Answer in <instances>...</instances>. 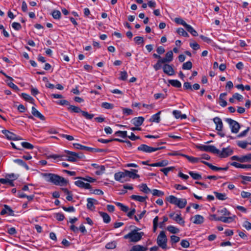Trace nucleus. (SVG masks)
<instances>
[{
    "label": "nucleus",
    "instance_id": "f257e3e1",
    "mask_svg": "<svg viewBox=\"0 0 251 251\" xmlns=\"http://www.w3.org/2000/svg\"><path fill=\"white\" fill-rule=\"evenodd\" d=\"M42 176L46 181L51 182L55 185L63 186L67 183V181L64 177L54 174L43 173Z\"/></svg>",
    "mask_w": 251,
    "mask_h": 251
},
{
    "label": "nucleus",
    "instance_id": "f03ea898",
    "mask_svg": "<svg viewBox=\"0 0 251 251\" xmlns=\"http://www.w3.org/2000/svg\"><path fill=\"white\" fill-rule=\"evenodd\" d=\"M138 228H136L134 230H131L128 234L125 235L124 236L125 239H128L129 242L136 243L142 238V236L144 235L143 232H138Z\"/></svg>",
    "mask_w": 251,
    "mask_h": 251
},
{
    "label": "nucleus",
    "instance_id": "7ed1b4c3",
    "mask_svg": "<svg viewBox=\"0 0 251 251\" xmlns=\"http://www.w3.org/2000/svg\"><path fill=\"white\" fill-rule=\"evenodd\" d=\"M157 244L159 247L161 248L162 249L166 250L168 248L167 245V238L165 234V232L164 231H161L157 238Z\"/></svg>",
    "mask_w": 251,
    "mask_h": 251
},
{
    "label": "nucleus",
    "instance_id": "20e7f679",
    "mask_svg": "<svg viewBox=\"0 0 251 251\" xmlns=\"http://www.w3.org/2000/svg\"><path fill=\"white\" fill-rule=\"evenodd\" d=\"M213 121L216 125V130L218 131V134L221 137H224L226 134L224 133L223 128V124L222 120L218 117L213 118Z\"/></svg>",
    "mask_w": 251,
    "mask_h": 251
},
{
    "label": "nucleus",
    "instance_id": "39448f33",
    "mask_svg": "<svg viewBox=\"0 0 251 251\" xmlns=\"http://www.w3.org/2000/svg\"><path fill=\"white\" fill-rule=\"evenodd\" d=\"M164 148V147L155 148L149 146L146 144H141L137 148V150L139 151H141L146 153H151Z\"/></svg>",
    "mask_w": 251,
    "mask_h": 251
},
{
    "label": "nucleus",
    "instance_id": "423d86ee",
    "mask_svg": "<svg viewBox=\"0 0 251 251\" xmlns=\"http://www.w3.org/2000/svg\"><path fill=\"white\" fill-rule=\"evenodd\" d=\"M225 121L229 124L232 133H237L240 128V124L236 121L230 118H226Z\"/></svg>",
    "mask_w": 251,
    "mask_h": 251
},
{
    "label": "nucleus",
    "instance_id": "0eeeda50",
    "mask_svg": "<svg viewBox=\"0 0 251 251\" xmlns=\"http://www.w3.org/2000/svg\"><path fill=\"white\" fill-rule=\"evenodd\" d=\"M65 152L68 155L67 156L68 158L66 160L71 162H76L77 159L82 158L84 156V155H82L81 156H79V153L69 151H65Z\"/></svg>",
    "mask_w": 251,
    "mask_h": 251
},
{
    "label": "nucleus",
    "instance_id": "6e6552de",
    "mask_svg": "<svg viewBox=\"0 0 251 251\" xmlns=\"http://www.w3.org/2000/svg\"><path fill=\"white\" fill-rule=\"evenodd\" d=\"M198 148L201 151H208L215 154L220 153V151L213 145H202L199 146Z\"/></svg>",
    "mask_w": 251,
    "mask_h": 251
},
{
    "label": "nucleus",
    "instance_id": "1a4fd4ad",
    "mask_svg": "<svg viewBox=\"0 0 251 251\" xmlns=\"http://www.w3.org/2000/svg\"><path fill=\"white\" fill-rule=\"evenodd\" d=\"M126 170L124 172H119L116 173L114 175V178L116 181L124 182L125 181L127 180L126 179Z\"/></svg>",
    "mask_w": 251,
    "mask_h": 251
},
{
    "label": "nucleus",
    "instance_id": "9d476101",
    "mask_svg": "<svg viewBox=\"0 0 251 251\" xmlns=\"http://www.w3.org/2000/svg\"><path fill=\"white\" fill-rule=\"evenodd\" d=\"M233 152L232 149L229 147L226 148H223L221 151H220V153L218 154L221 158H225L230 155Z\"/></svg>",
    "mask_w": 251,
    "mask_h": 251
},
{
    "label": "nucleus",
    "instance_id": "9b49d317",
    "mask_svg": "<svg viewBox=\"0 0 251 251\" xmlns=\"http://www.w3.org/2000/svg\"><path fill=\"white\" fill-rule=\"evenodd\" d=\"M2 132L9 140H18L21 139L19 136H17L16 134L7 130H2Z\"/></svg>",
    "mask_w": 251,
    "mask_h": 251
},
{
    "label": "nucleus",
    "instance_id": "f8f14e48",
    "mask_svg": "<svg viewBox=\"0 0 251 251\" xmlns=\"http://www.w3.org/2000/svg\"><path fill=\"white\" fill-rule=\"evenodd\" d=\"M163 70L164 73L169 75H173L175 74V71L172 67L167 64H165L163 66Z\"/></svg>",
    "mask_w": 251,
    "mask_h": 251
},
{
    "label": "nucleus",
    "instance_id": "ddd939ff",
    "mask_svg": "<svg viewBox=\"0 0 251 251\" xmlns=\"http://www.w3.org/2000/svg\"><path fill=\"white\" fill-rule=\"evenodd\" d=\"M138 170L135 169H131V171L126 170V177L132 179H135L140 177L139 175L136 174Z\"/></svg>",
    "mask_w": 251,
    "mask_h": 251
},
{
    "label": "nucleus",
    "instance_id": "4468645a",
    "mask_svg": "<svg viewBox=\"0 0 251 251\" xmlns=\"http://www.w3.org/2000/svg\"><path fill=\"white\" fill-rule=\"evenodd\" d=\"M81 179L75 181V185L81 188L90 189L91 187V185L89 183L84 182Z\"/></svg>",
    "mask_w": 251,
    "mask_h": 251
},
{
    "label": "nucleus",
    "instance_id": "2eb2a0df",
    "mask_svg": "<svg viewBox=\"0 0 251 251\" xmlns=\"http://www.w3.org/2000/svg\"><path fill=\"white\" fill-rule=\"evenodd\" d=\"M144 121L143 117H135L132 119L131 123L136 126H141Z\"/></svg>",
    "mask_w": 251,
    "mask_h": 251
},
{
    "label": "nucleus",
    "instance_id": "dca6fc26",
    "mask_svg": "<svg viewBox=\"0 0 251 251\" xmlns=\"http://www.w3.org/2000/svg\"><path fill=\"white\" fill-rule=\"evenodd\" d=\"M31 113L34 116L38 118L41 120L44 121L45 120V117L34 106L32 107Z\"/></svg>",
    "mask_w": 251,
    "mask_h": 251
},
{
    "label": "nucleus",
    "instance_id": "f3484780",
    "mask_svg": "<svg viewBox=\"0 0 251 251\" xmlns=\"http://www.w3.org/2000/svg\"><path fill=\"white\" fill-rule=\"evenodd\" d=\"M73 146L76 149L80 150H85V151L93 152V150H94V149H93L92 148L84 146L81 145H80L79 144H77V143L74 144Z\"/></svg>",
    "mask_w": 251,
    "mask_h": 251
},
{
    "label": "nucleus",
    "instance_id": "a211bd4d",
    "mask_svg": "<svg viewBox=\"0 0 251 251\" xmlns=\"http://www.w3.org/2000/svg\"><path fill=\"white\" fill-rule=\"evenodd\" d=\"M87 207L88 209L90 210H93L95 208L94 206V204L97 203V201L94 199L92 198H88L87 199Z\"/></svg>",
    "mask_w": 251,
    "mask_h": 251
},
{
    "label": "nucleus",
    "instance_id": "6ab92c4d",
    "mask_svg": "<svg viewBox=\"0 0 251 251\" xmlns=\"http://www.w3.org/2000/svg\"><path fill=\"white\" fill-rule=\"evenodd\" d=\"M235 217V216L233 217H224V216H220L218 218L216 219V220H218V221H222L224 223H229L233 222L234 220V218Z\"/></svg>",
    "mask_w": 251,
    "mask_h": 251
},
{
    "label": "nucleus",
    "instance_id": "aec40b11",
    "mask_svg": "<svg viewBox=\"0 0 251 251\" xmlns=\"http://www.w3.org/2000/svg\"><path fill=\"white\" fill-rule=\"evenodd\" d=\"M148 248L140 245H136L133 246L129 251H147Z\"/></svg>",
    "mask_w": 251,
    "mask_h": 251
},
{
    "label": "nucleus",
    "instance_id": "412c9836",
    "mask_svg": "<svg viewBox=\"0 0 251 251\" xmlns=\"http://www.w3.org/2000/svg\"><path fill=\"white\" fill-rule=\"evenodd\" d=\"M169 163V162L167 160H163L161 161L151 164L149 166L151 167H164L167 166Z\"/></svg>",
    "mask_w": 251,
    "mask_h": 251
},
{
    "label": "nucleus",
    "instance_id": "4be33fe9",
    "mask_svg": "<svg viewBox=\"0 0 251 251\" xmlns=\"http://www.w3.org/2000/svg\"><path fill=\"white\" fill-rule=\"evenodd\" d=\"M130 198L133 200L141 202H144L148 198L147 196L143 197L138 195H132L130 196Z\"/></svg>",
    "mask_w": 251,
    "mask_h": 251
},
{
    "label": "nucleus",
    "instance_id": "5701e85b",
    "mask_svg": "<svg viewBox=\"0 0 251 251\" xmlns=\"http://www.w3.org/2000/svg\"><path fill=\"white\" fill-rule=\"evenodd\" d=\"M193 223L195 224L199 225L204 222V218L200 215H196L193 217Z\"/></svg>",
    "mask_w": 251,
    "mask_h": 251
},
{
    "label": "nucleus",
    "instance_id": "b1692460",
    "mask_svg": "<svg viewBox=\"0 0 251 251\" xmlns=\"http://www.w3.org/2000/svg\"><path fill=\"white\" fill-rule=\"evenodd\" d=\"M67 109L70 112L72 113H81L82 111L79 107L73 105H70L68 107Z\"/></svg>",
    "mask_w": 251,
    "mask_h": 251
},
{
    "label": "nucleus",
    "instance_id": "393cba45",
    "mask_svg": "<svg viewBox=\"0 0 251 251\" xmlns=\"http://www.w3.org/2000/svg\"><path fill=\"white\" fill-rule=\"evenodd\" d=\"M99 214L102 218L103 221L105 223L108 224L110 222L111 218L107 213L100 211Z\"/></svg>",
    "mask_w": 251,
    "mask_h": 251
},
{
    "label": "nucleus",
    "instance_id": "a878e982",
    "mask_svg": "<svg viewBox=\"0 0 251 251\" xmlns=\"http://www.w3.org/2000/svg\"><path fill=\"white\" fill-rule=\"evenodd\" d=\"M161 113V111L158 112L155 114L153 115L151 118L150 121L152 122H155L158 123L160 121V114Z\"/></svg>",
    "mask_w": 251,
    "mask_h": 251
},
{
    "label": "nucleus",
    "instance_id": "bb28decb",
    "mask_svg": "<svg viewBox=\"0 0 251 251\" xmlns=\"http://www.w3.org/2000/svg\"><path fill=\"white\" fill-rule=\"evenodd\" d=\"M13 161L18 164V165L24 167L26 170H29V168L28 166L26 164L25 162H24L23 160L20 159H16L13 160Z\"/></svg>",
    "mask_w": 251,
    "mask_h": 251
},
{
    "label": "nucleus",
    "instance_id": "cd10ccee",
    "mask_svg": "<svg viewBox=\"0 0 251 251\" xmlns=\"http://www.w3.org/2000/svg\"><path fill=\"white\" fill-rule=\"evenodd\" d=\"M182 156L187 158L190 162L193 163H198L201 159L200 158L194 157L186 154H182Z\"/></svg>",
    "mask_w": 251,
    "mask_h": 251
},
{
    "label": "nucleus",
    "instance_id": "c85d7f7f",
    "mask_svg": "<svg viewBox=\"0 0 251 251\" xmlns=\"http://www.w3.org/2000/svg\"><path fill=\"white\" fill-rule=\"evenodd\" d=\"M186 204L187 201L185 199H179L176 205L179 208H183Z\"/></svg>",
    "mask_w": 251,
    "mask_h": 251
},
{
    "label": "nucleus",
    "instance_id": "c756f323",
    "mask_svg": "<svg viewBox=\"0 0 251 251\" xmlns=\"http://www.w3.org/2000/svg\"><path fill=\"white\" fill-rule=\"evenodd\" d=\"M139 187L140 189V191L145 194H148L150 192H151V190L148 187L146 184L142 183V184L139 185Z\"/></svg>",
    "mask_w": 251,
    "mask_h": 251
},
{
    "label": "nucleus",
    "instance_id": "7c9ffc66",
    "mask_svg": "<svg viewBox=\"0 0 251 251\" xmlns=\"http://www.w3.org/2000/svg\"><path fill=\"white\" fill-rule=\"evenodd\" d=\"M185 28L187 31L190 32L193 36H197L198 35L197 32L190 25L187 24Z\"/></svg>",
    "mask_w": 251,
    "mask_h": 251
},
{
    "label": "nucleus",
    "instance_id": "2f4dec72",
    "mask_svg": "<svg viewBox=\"0 0 251 251\" xmlns=\"http://www.w3.org/2000/svg\"><path fill=\"white\" fill-rule=\"evenodd\" d=\"M167 201L172 204L176 205L178 201V198L175 197L174 196L171 195L166 198Z\"/></svg>",
    "mask_w": 251,
    "mask_h": 251
},
{
    "label": "nucleus",
    "instance_id": "473e14b6",
    "mask_svg": "<svg viewBox=\"0 0 251 251\" xmlns=\"http://www.w3.org/2000/svg\"><path fill=\"white\" fill-rule=\"evenodd\" d=\"M173 220L176 222L178 224L180 225L184 226L185 222L183 219L181 217L180 215L176 214V216L173 218Z\"/></svg>",
    "mask_w": 251,
    "mask_h": 251
},
{
    "label": "nucleus",
    "instance_id": "72a5a7b5",
    "mask_svg": "<svg viewBox=\"0 0 251 251\" xmlns=\"http://www.w3.org/2000/svg\"><path fill=\"white\" fill-rule=\"evenodd\" d=\"M168 82L171 85L175 87L180 88L181 87V83L177 80H169Z\"/></svg>",
    "mask_w": 251,
    "mask_h": 251
},
{
    "label": "nucleus",
    "instance_id": "f704fd0d",
    "mask_svg": "<svg viewBox=\"0 0 251 251\" xmlns=\"http://www.w3.org/2000/svg\"><path fill=\"white\" fill-rule=\"evenodd\" d=\"M214 194H215L216 197L219 200L224 201L227 199L226 194L225 193H220L217 192H214Z\"/></svg>",
    "mask_w": 251,
    "mask_h": 251
},
{
    "label": "nucleus",
    "instance_id": "c9c22d12",
    "mask_svg": "<svg viewBox=\"0 0 251 251\" xmlns=\"http://www.w3.org/2000/svg\"><path fill=\"white\" fill-rule=\"evenodd\" d=\"M189 174L195 180H200L202 178L201 176L198 173H194V172L190 171L189 172Z\"/></svg>",
    "mask_w": 251,
    "mask_h": 251
},
{
    "label": "nucleus",
    "instance_id": "e433bc0d",
    "mask_svg": "<svg viewBox=\"0 0 251 251\" xmlns=\"http://www.w3.org/2000/svg\"><path fill=\"white\" fill-rule=\"evenodd\" d=\"M167 230H168L170 232L174 234H176L178 233L179 230L178 228L175 227L173 226H169L167 227Z\"/></svg>",
    "mask_w": 251,
    "mask_h": 251
},
{
    "label": "nucleus",
    "instance_id": "4c0bfd02",
    "mask_svg": "<svg viewBox=\"0 0 251 251\" xmlns=\"http://www.w3.org/2000/svg\"><path fill=\"white\" fill-rule=\"evenodd\" d=\"M22 96L25 100L32 103H34V99L30 95L25 93H22Z\"/></svg>",
    "mask_w": 251,
    "mask_h": 251
},
{
    "label": "nucleus",
    "instance_id": "58836bf2",
    "mask_svg": "<svg viewBox=\"0 0 251 251\" xmlns=\"http://www.w3.org/2000/svg\"><path fill=\"white\" fill-rule=\"evenodd\" d=\"M115 204L119 207L122 211L125 212H126L128 211L129 208L127 206L124 205L122 203L116 202H115Z\"/></svg>",
    "mask_w": 251,
    "mask_h": 251
},
{
    "label": "nucleus",
    "instance_id": "ea45409f",
    "mask_svg": "<svg viewBox=\"0 0 251 251\" xmlns=\"http://www.w3.org/2000/svg\"><path fill=\"white\" fill-rule=\"evenodd\" d=\"M177 33L181 36L188 37H189V34L187 32H186L184 29L182 28H178L176 30Z\"/></svg>",
    "mask_w": 251,
    "mask_h": 251
},
{
    "label": "nucleus",
    "instance_id": "a19ab883",
    "mask_svg": "<svg viewBox=\"0 0 251 251\" xmlns=\"http://www.w3.org/2000/svg\"><path fill=\"white\" fill-rule=\"evenodd\" d=\"M192 67V63L191 61H189L183 64L182 68L183 70H190Z\"/></svg>",
    "mask_w": 251,
    "mask_h": 251
},
{
    "label": "nucleus",
    "instance_id": "79ce46f5",
    "mask_svg": "<svg viewBox=\"0 0 251 251\" xmlns=\"http://www.w3.org/2000/svg\"><path fill=\"white\" fill-rule=\"evenodd\" d=\"M151 192H152L153 196L161 197L164 195L163 192L157 189H153L152 191H151Z\"/></svg>",
    "mask_w": 251,
    "mask_h": 251
},
{
    "label": "nucleus",
    "instance_id": "37998d69",
    "mask_svg": "<svg viewBox=\"0 0 251 251\" xmlns=\"http://www.w3.org/2000/svg\"><path fill=\"white\" fill-rule=\"evenodd\" d=\"M81 113L87 119L91 120L94 117V114H89L87 111H82Z\"/></svg>",
    "mask_w": 251,
    "mask_h": 251
},
{
    "label": "nucleus",
    "instance_id": "c03bdc74",
    "mask_svg": "<svg viewBox=\"0 0 251 251\" xmlns=\"http://www.w3.org/2000/svg\"><path fill=\"white\" fill-rule=\"evenodd\" d=\"M165 57L168 60V63L171 62L173 59V53L172 50L168 51L165 54Z\"/></svg>",
    "mask_w": 251,
    "mask_h": 251
},
{
    "label": "nucleus",
    "instance_id": "a18cd8bd",
    "mask_svg": "<svg viewBox=\"0 0 251 251\" xmlns=\"http://www.w3.org/2000/svg\"><path fill=\"white\" fill-rule=\"evenodd\" d=\"M115 135L116 136H120L122 138H126L127 137L126 131H117L115 133Z\"/></svg>",
    "mask_w": 251,
    "mask_h": 251
},
{
    "label": "nucleus",
    "instance_id": "49530a36",
    "mask_svg": "<svg viewBox=\"0 0 251 251\" xmlns=\"http://www.w3.org/2000/svg\"><path fill=\"white\" fill-rule=\"evenodd\" d=\"M218 212L223 216H229L230 213L227 210L226 208H223L221 210L218 211Z\"/></svg>",
    "mask_w": 251,
    "mask_h": 251
},
{
    "label": "nucleus",
    "instance_id": "de8ad7c7",
    "mask_svg": "<svg viewBox=\"0 0 251 251\" xmlns=\"http://www.w3.org/2000/svg\"><path fill=\"white\" fill-rule=\"evenodd\" d=\"M101 107L106 109H111L114 107L113 104L104 102L101 103Z\"/></svg>",
    "mask_w": 251,
    "mask_h": 251
},
{
    "label": "nucleus",
    "instance_id": "09e8293b",
    "mask_svg": "<svg viewBox=\"0 0 251 251\" xmlns=\"http://www.w3.org/2000/svg\"><path fill=\"white\" fill-rule=\"evenodd\" d=\"M134 41L137 45L143 44L144 42L143 37L141 36H136L134 37Z\"/></svg>",
    "mask_w": 251,
    "mask_h": 251
},
{
    "label": "nucleus",
    "instance_id": "8fccbe9b",
    "mask_svg": "<svg viewBox=\"0 0 251 251\" xmlns=\"http://www.w3.org/2000/svg\"><path fill=\"white\" fill-rule=\"evenodd\" d=\"M52 16L55 19H59L61 17V12L59 10H54L52 13Z\"/></svg>",
    "mask_w": 251,
    "mask_h": 251
},
{
    "label": "nucleus",
    "instance_id": "3c124183",
    "mask_svg": "<svg viewBox=\"0 0 251 251\" xmlns=\"http://www.w3.org/2000/svg\"><path fill=\"white\" fill-rule=\"evenodd\" d=\"M175 21L177 24L183 25L185 27L187 25V24L181 18H175Z\"/></svg>",
    "mask_w": 251,
    "mask_h": 251
},
{
    "label": "nucleus",
    "instance_id": "603ef678",
    "mask_svg": "<svg viewBox=\"0 0 251 251\" xmlns=\"http://www.w3.org/2000/svg\"><path fill=\"white\" fill-rule=\"evenodd\" d=\"M211 169L213 170V171H227L228 169V167H224V168H222V167H216V166H215L213 165H212V166H211Z\"/></svg>",
    "mask_w": 251,
    "mask_h": 251
},
{
    "label": "nucleus",
    "instance_id": "864d4df0",
    "mask_svg": "<svg viewBox=\"0 0 251 251\" xmlns=\"http://www.w3.org/2000/svg\"><path fill=\"white\" fill-rule=\"evenodd\" d=\"M116 247V243L115 241L109 242L105 245V248L107 249H113Z\"/></svg>",
    "mask_w": 251,
    "mask_h": 251
},
{
    "label": "nucleus",
    "instance_id": "5fc2aeb1",
    "mask_svg": "<svg viewBox=\"0 0 251 251\" xmlns=\"http://www.w3.org/2000/svg\"><path fill=\"white\" fill-rule=\"evenodd\" d=\"M21 145L23 147L27 149H32L34 148V146L28 142H22Z\"/></svg>",
    "mask_w": 251,
    "mask_h": 251
},
{
    "label": "nucleus",
    "instance_id": "6e6d98bb",
    "mask_svg": "<svg viewBox=\"0 0 251 251\" xmlns=\"http://www.w3.org/2000/svg\"><path fill=\"white\" fill-rule=\"evenodd\" d=\"M105 170V166L103 165H101L100 167V170H98L97 171H96L95 174L98 176L101 175L104 173Z\"/></svg>",
    "mask_w": 251,
    "mask_h": 251
},
{
    "label": "nucleus",
    "instance_id": "4d7b16f0",
    "mask_svg": "<svg viewBox=\"0 0 251 251\" xmlns=\"http://www.w3.org/2000/svg\"><path fill=\"white\" fill-rule=\"evenodd\" d=\"M77 178L89 182H94L96 181V179L91 177L90 176H86V177H79Z\"/></svg>",
    "mask_w": 251,
    "mask_h": 251
},
{
    "label": "nucleus",
    "instance_id": "13d9d810",
    "mask_svg": "<svg viewBox=\"0 0 251 251\" xmlns=\"http://www.w3.org/2000/svg\"><path fill=\"white\" fill-rule=\"evenodd\" d=\"M237 145L242 149L246 148L248 143L246 141H238L237 143Z\"/></svg>",
    "mask_w": 251,
    "mask_h": 251
},
{
    "label": "nucleus",
    "instance_id": "bf43d9fd",
    "mask_svg": "<svg viewBox=\"0 0 251 251\" xmlns=\"http://www.w3.org/2000/svg\"><path fill=\"white\" fill-rule=\"evenodd\" d=\"M146 212V210H143L138 216H134V218L137 222H139V220L141 219L145 215Z\"/></svg>",
    "mask_w": 251,
    "mask_h": 251
},
{
    "label": "nucleus",
    "instance_id": "052dcab7",
    "mask_svg": "<svg viewBox=\"0 0 251 251\" xmlns=\"http://www.w3.org/2000/svg\"><path fill=\"white\" fill-rule=\"evenodd\" d=\"M12 27L16 30H19L22 28V26L20 23L14 22L12 24Z\"/></svg>",
    "mask_w": 251,
    "mask_h": 251
},
{
    "label": "nucleus",
    "instance_id": "680f3d73",
    "mask_svg": "<svg viewBox=\"0 0 251 251\" xmlns=\"http://www.w3.org/2000/svg\"><path fill=\"white\" fill-rule=\"evenodd\" d=\"M127 77V74L126 71H123L121 72L119 79L122 80H126Z\"/></svg>",
    "mask_w": 251,
    "mask_h": 251
},
{
    "label": "nucleus",
    "instance_id": "e2e57ef3",
    "mask_svg": "<svg viewBox=\"0 0 251 251\" xmlns=\"http://www.w3.org/2000/svg\"><path fill=\"white\" fill-rule=\"evenodd\" d=\"M4 207L6 208L7 211V214L9 216H14V211L7 205L4 204Z\"/></svg>",
    "mask_w": 251,
    "mask_h": 251
},
{
    "label": "nucleus",
    "instance_id": "0e129e2a",
    "mask_svg": "<svg viewBox=\"0 0 251 251\" xmlns=\"http://www.w3.org/2000/svg\"><path fill=\"white\" fill-rule=\"evenodd\" d=\"M180 238L178 236L176 235H172L171 236V242H172V244L178 242Z\"/></svg>",
    "mask_w": 251,
    "mask_h": 251
},
{
    "label": "nucleus",
    "instance_id": "69168bd1",
    "mask_svg": "<svg viewBox=\"0 0 251 251\" xmlns=\"http://www.w3.org/2000/svg\"><path fill=\"white\" fill-rule=\"evenodd\" d=\"M173 169H174V167H173L165 168L161 169L160 170V171L163 172L165 176H167L169 172L173 170Z\"/></svg>",
    "mask_w": 251,
    "mask_h": 251
},
{
    "label": "nucleus",
    "instance_id": "338daca9",
    "mask_svg": "<svg viewBox=\"0 0 251 251\" xmlns=\"http://www.w3.org/2000/svg\"><path fill=\"white\" fill-rule=\"evenodd\" d=\"M180 245L182 246V247L184 248H188L190 246V243L187 240H182L181 241Z\"/></svg>",
    "mask_w": 251,
    "mask_h": 251
},
{
    "label": "nucleus",
    "instance_id": "774afa93",
    "mask_svg": "<svg viewBox=\"0 0 251 251\" xmlns=\"http://www.w3.org/2000/svg\"><path fill=\"white\" fill-rule=\"evenodd\" d=\"M243 226L247 229L250 230L251 229V223L249 221H245L243 225Z\"/></svg>",
    "mask_w": 251,
    "mask_h": 251
}]
</instances>
